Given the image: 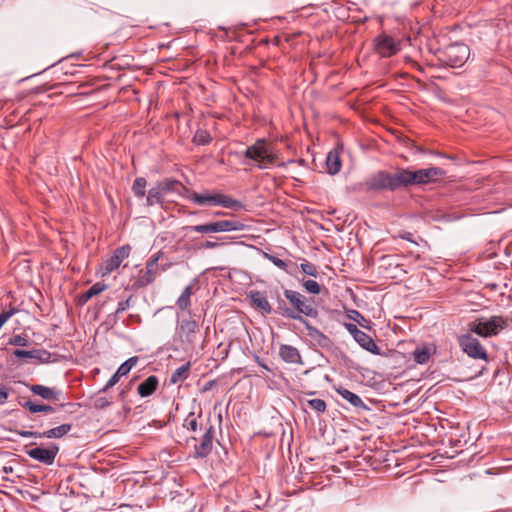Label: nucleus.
<instances>
[{
  "mask_svg": "<svg viewBox=\"0 0 512 512\" xmlns=\"http://www.w3.org/2000/svg\"><path fill=\"white\" fill-rule=\"evenodd\" d=\"M445 174L446 171L439 167L417 170L397 167L393 171L378 170L367 177L366 180L360 184V188L365 192H395L406 190L408 187L414 185L433 183Z\"/></svg>",
  "mask_w": 512,
  "mask_h": 512,
  "instance_id": "f257e3e1",
  "label": "nucleus"
},
{
  "mask_svg": "<svg viewBox=\"0 0 512 512\" xmlns=\"http://www.w3.org/2000/svg\"><path fill=\"white\" fill-rule=\"evenodd\" d=\"M284 296L289 301L292 307L285 309V317L288 319L296 320L303 325L309 322L304 316L316 318L318 310L314 307V301L306 298L298 291L285 289Z\"/></svg>",
  "mask_w": 512,
  "mask_h": 512,
  "instance_id": "f03ea898",
  "label": "nucleus"
},
{
  "mask_svg": "<svg viewBox=\"0 0 512 512\" xmlns=\"http://www.w3.org/2000/svg\"><path fill=\"white\" fill-rule=\"evenodd\" d=\"M508 318L494 315L489 319H476L468 323V332L488 338L497 335L501 330L507 327Z\"/></svg>",
  "mask_w": 512,
  "mask_h": 512,
  "instance_id": "7ed1b4c3",
  "label": "nucleus"
},
{
  "mask_svg": "<svg viewBox=\"0 0 512 512\" xmlns=\"http://www.w3.org/2000/svg\"><path fill=\"white\" fill-rule=\"evenodd\" d=\"M245 228L246 225L238 220H218L184 227L187 232H197L201 234L243 231Z\"/></svg>",
  "mask_w": 512,
  "mask_h": 512,
  "instance_id": "20e7f679",
  "label": "nucleus"
},
{
  "mask_svg": "<svg viewBox=\"0 0 512 512\" xmlns=\"http://www.w3.org/2000/svg\"><path fill=\"white\" fill-rule=\"evenodd\" d=\"M189 199L197 205H212V206H222L227 209L240 210L244 207L243 203L239 200L233 199L225 194L216 193L213 195L210 194H200L197 192H192L189 196Z\"/></svg>",
  "mask_w": 512,
  "mask_h": 512,
  "instance_id": "39448f33",
  "label": "nucleus"
},
{
  "mask_svg": "<svg viewBox=\"0 0 512 512\" xmlns=\"http://www.w3.org/2000/svg\"><path fill=\"white\" fill-rule=\"evenodd\" d=\"M469 47L460 42L448 45L439 56V61L444 66L452 68L461 67L469 58Z\"/></svg>",
  "mask_w": 512,
  "mask_h": 512,
  "instance_id": "423d86ee",
  "label": "nucleus"
},
{
  "mask_svg": "<svg viewBox=\"0 0 512 512\" xmlns=\"http://www.w3.org/2000/svg\"><path fill=\"white\" fill-rule=\"evenodd\" d=\"M458 344L463 353L475 360L488 362V353L480 341L470 332L458 336Z\"/></svg>",
  "mask_w": 512,
  "mask_h": 512,
  "instance_id": "0eeeda50",
  "label": "nucleus"
},
{
  "mask_svg": "<svg viewBox=\"0 0 512 512\" xmlns=\"http://www.w3.org/2000/svg\"><path fill=\"white\" fill-rule=\"evenodd\" d=\"M161 256V252L153 254L146 263L145 269H141L138 272V275L134 278L132 287L135 289H140L148 286L153 283L160 272L159 268V258Z\"/></svg>",
  "mask_w": 512,
  "mask_h": 512,
  "instance_id": "6e6552de",
  "label": "nucleus"
},
{
  "mask_svg": "<svg viewBox=\"0 0 512 512\" xmlns=\"http://www.w3.org/2000/svg\"><path fill=\"white\" fill-rule=\"evenodd\" d=\"M374 51L383 58L395 55L400 50V44L387 34H380L373 40Z\"/></svg>",
  "mask_w": 512,
  "mask_h": 512,
  "instance_id": "1a4fd4ad",
  "label": "nucleus"
},
{
  "mask_svg": "<svg viewBox=\"0 0 512 512\" xmlns=\"http://www.w3.org/2000/svg\"><path fill=\"white\" fill-rule=\"evenodd\" d=\"M58 452L59 446L54 443H50L47 447L37 446L25 451V453L33 460L48 466L54 463Z\"/></svg>",
  "mask_w": 512,
  "mask_h": 512,
  "instance_id": "9d476101",
  "label": "nucleus"
},
{
  "mask_svg": "<svg viewBox=\"0 0 512 512\" xmlns=\"http://www.w3.org/2000/svg\"><path fill=\"white\" fill-rule=\"evenodd\" d=\"M198 330L199 325L195 320L182 319L177 326L176 333L183 344L193 347Z\"/></svg>",
  "mask_w": 512,
  "mask_h": 512,
  "instance_id": "9b49d317",
  "label": "nucleus"
},
{
  "mask_svg": "<svg viewBox=\"0 0 512 512\" xmlns=\"http://www.w3.org/2000/svg\"><path fill=\"white\" fill-rule=\"evenodd\" d=\"M214 426L212 423L205 424L204 433L199 439V443L194 445V457L205 458L213 448Z\"/></svg>",
  "mask_w": 512,
  "mask_h": 512,
  "instance_id": "f8f14e48",
  "label": "nucleus"
},
{
  "mask_svg": "<svg viewBox=\"0 0 512 512\" xmlns=\"http://www.w3.org/2000/svg\"><path fill=\"white\" fill-rule=\"evenodd\" d=\"M131 252L130 245H123L115 249L113 254L104 261L102 265L103 275L110 274L114 270H116L120 264L128 258Z\"/></svg>",
  "mask_w": 512,
  "mask_h": 512,
  "instance_id": "ddd939ff",
  "label": "nucleus"
},
{
  "mask_svg": "<svg viewBox=\"0 0 512 512\" xmlns=\"http://www.w3.org/2000/svg\"><path fill=\"white\" fill-rule=\"evenodd\" d=\"M12 355L17 359H34L40 364H46L53 361L51 358L54 354L50 353L46 349H32V350H23V349H15L12 352Z\"/></svg>",
  "mask_w": 512,
  "mask_h": 512,
  "instance_id": "4468645a",
  "label": "nucleus"
},
{
  "mask_svg": "<svg viewBox=\"0 0 512 512\" xmlns=\"http://www.w3.org/2000/svg\"><path fill=\"white\" fill-rule=\"evenodd\" d=\"M308 337L320 348L328 349L332 346V341L328 336L322 333L319 329L312 326L310 322L304 324Z\"/></svg>",
  "mask_w": 512,
  "mask_h": 512,
  "instance_id": "2eb2a0df",
  "label": "nucleus"
},
{
  "mask_svg": "<svg viewBox=\"0 0 512 512\" xmlns=\"http://www.w3.org/2000/svg\"><path fill=\"white\" fill-rule=\"evenodd\" d=\"M27 387L34 395H37L47 401H58L61 395V392L56 388L40 384L27 385Z\"/></svg>",
  "mask_w": 512,
  "mask_h": 512,
  "instance_id": "dca6fc26",
  "label": "nucleus"
},
{
  "mask_svg": "<svg viewBox=\"0 0 512 512\" xmlns=\"http://www.w3.org/2000/svg\"><path fill=\"white\" fill-rule=\"evenodd\" d=\"M267 147L268 144L265 139H258L253 145L246 148V150L243 152V155L248 159L261 163L262 157L264 153H266Z\"/></svg>",
  "mask_w": 512,
  "mask_h": 512,
  "instance_id": "f3484780",
  "label": "nucleus"
},
{
  "mask_svg": "<svg viewBox=\"0 0 512 512\" xmlns=\"http://www.w3.org/2000/svg\"><path fill=\"white\" fill-rule=\"evenodd\" d=\"M248 297L251 300L253 307L261 310L265 314H271L273 312L272 306L270 305L264 292L250 291Z\"/></svg>",
  "mask_w": 512,
  "mask_h": 512,
  "instance_id": "a211bd4d",
  "label": "nucleus"
},
{
  "mask_svg": "<svg viewBox=\"0 0 512 512\" xmlns=\"http://www.w3.org/2000/svg\"><path fill=\"white\" fill-rule=\"evenodd\" d=\"M20 405L27 409L30 413L36 414V413H53L56 411L57 408H63L67 406L68 404H59L57 407H53L48 404H39L37 402L27 400L23 403L20 402Z\"/></svg>",
  "mask_w": 512,
  "mask_h": 512,
  "instance_id": "6ab92c4d",
  "label": "nucleus"
},
{
  "mask_svg": "<svg viewBox=\"0 0 512 512\" xmlns=\"http://www.w3.org/2000/svg\"><path fill=\"white\" fill-rule=\"evenodd\" d=\"M336 392L346 401H348L354 408L358 410H370V408L363 402V400L354 392L340 387Z\"/></svg>",
  "mask_w": 512,
  "mask_h": 512,
  "instance_id": "aec40b11",
  "label": "nucleus"
},
{
  "mask_svg": "<svg viewBox=\"0 0 512 512\" xmlns=\"http://www.w3.org/2000/svg\"><path fill=\"white\" fill-rule=\"evenodd\" d=\"M354 340L366 351L374 355H381L379 347L376 345L374 340L365 332L360 331L358 334L356 333Z\"/></svg>",
  "mask_w": 512,
  "mask_h": 512,
  "instance_id": "412c9836",
  "label": "nucleus"
},
{
  "mask_svg": "<svg viewBox=\"0 0 512 512\" xmlns=\"http://www.w3.org/2000/svg\"><path fill=\"white\" fill-rule=\"evenodd\" d=\"M281 359L287 363H301V355L297 348L291 345H281L279 349Z\"/></svg>",
  "mask_w": 512,
  "mask_h": 512,
  "instance_id": "4be33fe9",
  "label": "nucleus"
},
{
  "mask_svg": "<svg viewBox=\"0 0 512 512\" xmlns=\"http://www.w3.org/2000/svg\"><path fill=\"white\" fill-rule=\"evenodd\" d=\"M158 384L157 376L151 375L138 386L137 392L141 397H148L156 391Z\"/></svg>",
  "mask_w": 512,
  "mask_h": 512,
  "instance_id": "5701e85b",
  "label": "nucleus"
},
{
  "mask_svg": "<svg viewBox=\"0 0 512 512\" xmlns=\"http://www.w3.org/2000/svg\"><path fill=\"white\" fill-rule=\"evenodd\" d=\"M202 412L196 414L195 412H190L183 421V428L187 431L196 433L198 430L204 429L205 425L198 422V419L201 418Z\"/></svg>",
  "mask_w": 512,
  "mask_h": 512,
  "instance_id": "b1692460",
  "label": "nucleus"
},
{
  "mask_svg": "<svg viewBox=\"0 0 512 512\" xmlns=\"http://www.w3.org/2000/svg\"><path fill=\"white\" fill-rule=\"evenodd\" d=\"M72 429V424L64 423L57 427L51 428L47 431L42 432V438L48 439H59L64 437Z\"/></svg>",
  "mask_w": 512,
  "mask_h": 512,
  "instance_id": "393cba45",
  "label": "nucleus"
},
{
  "mask_svg": "<svg viewBox=\"0 0 512 512\" xmlns=\"http://www.w3.org/2000/svg\"><path fill=\"white\" fill-rule=\"evenodd\" d=\"M191 363L188 361L177 368L170 377L171 384H177L185 381L190 375Z\"/></svg>",
  "mask_w": 512,
  "mask_h": 512,
  "instance_id": "a878e982",
  "label": "nucleus"
},
{
  "mask_svg": "<svg viewBox=\"0 0 512 512\" xmlns=\"http://www.w3.org/2000/svg\"><path fill=\"white\" fill-rule=\"evenodd\" d=\"M341 160L335 151H330L326 158L327 172L331 175L337 174L341 169Z\"/></svg>",
  "mask_w": 512,
  "mask_h": 512,
  "instance_id": "bb28decb",
  "label": "nucleus"
},
{
  "mask_svg": "<svg viewBox=\"0 0 512 512\" xmlns=\"http://www.w3.org/2000/svg\"><path fill=\"white\" fill-rule=\"evenodd\" d=\"M107 286L103 283L97 282L93 284L85 293H83L79 298V304L83 305L88 300H90L93 296L98 295L102 291H104Z\"/></svg>",
  "mask_w": 512,
  "mask_h": 512,
  "instance_id": "cd10ccee",
  "label": "nucleus"
},
{
  "mask_svg": "<svg viewBox=\"0 0 512 512\" xmlns=\"http://www.w3.org/2000/svg\"><path fill=\"white\" fill-rule=\"evenodd\" d=\"M163 192L160 191V188L157 186V184L150 188L146 197V204L147 206H154L156 204H162L163 203Z\"/></svg>",
  "mask_w": 512,
  "mask_h": 512,
  "instance_id": "c85d7f7f",
  "label": "nucleus"
},
{
  "mask_svg": "<svg viewBox=\"0 0 512 512\" xmlns=\"http://www.w3.org/2000/svg\"><path fill=\"white\" fill-rule=\"evenodd\" d=\"M192 293L193 292H192L191 285H188L183 289L181 295L179 296V298L176 301V305L180 310H182V311L188 310V308L191 304L190 298H191Z\"/></svg>",
  "mask_w": 512,
  "mask_h": 512,
  "instance_id": "c756f323",
  "label": "nucleus"
},
{
  "mask_svg": "<svg viewBox=\"0 0 512 512\" xmlns=\"http://www.w3.org/2000/svg\"><path fill=\"white\" fill-rule=\"evenodd\" d=\"M413 359L414 361L417 363V364H426L432 353H431V349L427 346H424V347H418L416 348L413 353Z\"/></svg>",
  "mask_w": 512,
  "mask_h": 512,
  "instance_id": "7c9ffc66",
  "label": "nucleus"
},
{
  "mask_svg": "<svg viewBox=\"0 0 512 512\" xmlns=\"http://www.w3.org/2000/svg\"><path fill=\"white\" fill-rule=\"evenodd\" d=\"M147 181L144 177H137L132 185V192L138 199H142L146 194Z\"/></svg>",
  "mask_w": 512,
  "mask_h": 512,
  "instance_id": "2f4dec72",
  "label": "nucleus"
},
{
  "mask_svg": "<svg viewBox=\"0 0 512 512\" xmlns=\"http://www.w3.org/2000/svg\"><path fill=\"white\" fill-rule=\"evenodd\" d=\"M181 183L178 180L166 178L162 181L157 182V186L160 188V191L163 194H167L168 192L175 191L177 186H180Z\"/></svg>",
  "mask_w": 512,
  "mask_h": 512,
  "instance_id": "473e14b6",
  "label": "nucleus"
},
{
  "mask_svg": "<svg viewBox=\"0 0 512 512\" xmlns=\"http://www.w3.org/2000/svg\"><path fill=\"white\" fill-rule=\"evenodd\" d=\"M139 358L137 356L130 357L123 362L116 370L122 377L127 375L131 369L138 363Z\"/></svg>",
  "mask_w": 512,
  "mask_h": 512,
  "instance_id": "72a5a7b5",
  "label": "nucleus"
},
{
  "mask_svg": "<svg viewBox=\"0 0 512 512\" xmlns=\"http://www.w3.org/2000/svg\"><path fill=\"white\" fill-rule=\"evenodd\" d=\"M212 141L210 134L206 130L199 129L196 131L193 142L197 145H207Z\"/></svg>",
  "mask_w": 512,
  "mask_h": 512,
  "instance_id": "f704fd0d",
  "label": "nucleus"
},
{
  "mask_svg": "<svg viewBox=\"0 0 512 512\" xmlns=\"http://www.w3.org/2000/svg\"><path fill=\"white\" fill-rule=\"evenodd\" d=\"M347 316L349 319L357 322L359 326L369 328V321L359 311L353 309L349 310Z\"/></svg>",
  "mask_w": 512,
  "mask_h": 512,
  "instance_id": "c9c22d12",
  "label": "nucleus"
},
{
  "mask_svg": "<svg viewBox=\"0 0 512 512\" xmlns=\"http://www.w3.org/2000/svg\"><path fill=\"white\" fill-rule=\"evenodd\" d=\"M30 343L31 342H30L29 337L25 334L14 335L8 341L9 345L19 346V347H27L30 345Z\"/></svg>",
  "mask_w": 512,
  "mask_h": 512,
  "instance_id": "e433bc0d",
  "label": "nucleus"
},
{
  "mask_svg": "<svg viewBox=\"0 0 512 512\" xmlns=\"http://www.w3.org/2000/svg\"><path fill=\"white\" fill-rule=\"evenodd\" d=\"M302 286L305 290L313 295H317L321 292V286L314 280H302Z\"/></svg>",
  "mask_w": 512,
  "mask_h": 512,
  "instance_id": "4c0bfd02",
  "label": "nucleus"
},
{
  "mask_svg": "<svg viewBox=\"0 0 512 512\" xmlns=\"http://www.w3.org/2000/svg\"><path fill=\"white\" fill-rule=\"evenodd\" d=\"M307 405L318 413H322L326 410V402L322 399H310L307 401Z\"/></svg>",
  "mask_w": 512,
  "mask_h": 512,
  "instance_id": "58836bf2",
  "label": "nucleus"
},
{
  "mask_svg": "<svg viewBox=\"0 0 512 512\" xmlns=\"http://www.w3.org/2000/svg\"><path fill=\"white\" fill-rule=\"evenodd\" d=\"M276 161V156L272 154L269 150V147L266 149V153H264L261 163L257 164L259 169H265L267 164H274Z\"/></svg>",
  "mask_w": 512,
  "mask_h": 512,
  "instance_id": "ea45409f",
  "label": "nucleus"
},
{
  "mask_svg": "<svg viewBox=\"0 0 512 512\" xmlns=\"http://www.w3.org/2000/svg\"><path fill=\"white\" fill-rule=\"evenodd\" d=\"M300 268L302 270L303 273H305L306 275H309V276H312V277H318V270H317V267L308 262V261H304L303 263L300 264Z\"/></svg>",
  "mask_w": 512,
  "mask_h": 512,
  "instance_id": "a19ab883",
  "label": "nucleus"
},
{
  "mask_svg": "<svg viewBox=\"0 0 512 512\" xmlns=\"http://www.w3.org/2000/svg\"><path fill=\"white\" fill-rule=\"evenodd\" d=\"M263 257L265 259L269 260L270 262H272L279 269L286 270V268H287L286 262L284 260L278 258L277 256L269 254L267 252H263Z\"/></svg>",
  "mask_w": 512,
  "mask_h": 512,
  "instance_id": "79ce46f5",
  "label": "nucleus"
},
{
  "mask_svg": "<svg viewBox=\"0 0 512 512\" xmlns=\"http://www.w3.org/2000/svg\"><path fill=\"white\" fill-rule=\"evenodd\" d=\"M122 376L118 374V372L116 371L112 376L111 378L107 381V383L105 384V386L99 391V393H105L107 392L110 388H112L113 386H115L120 378Z\"/></svg>",
  "mask_w": 512,
  "mask_h": 512,
  "instance_id": "37998d69",
  "label": "nucleus"
},
{
  "mask_svg": "<svg viewBox=\"0 0 512 512\" xmlns=\"http://www.w3.org/2000/svg\"><path fill=\"white\" fill-rule=\"evenodd\" d=\"M132 296L127 298L126 300L120 301L118 303L117 309L115 311L114 317L117 319L118 315L124 311H126L131 306Z\"/></svg>",
  "mask_w": 512,
  "mask_h": 512,
  "instance_id": "c03bdc74",
  "label": "nucleus"
},
{
  "mask_svg": "<svg viewBox=\"0 0 512 512\" xmlns=\"http://www.w3.org/2000/svg\"><path fill=\"white\" fill-rule=\"evenodd\" d=\"M17 435L23 438H42V432L30 430H16Z\"/></svg>",
  "mask_w": 512,
  "mask_h": 512,
  "instance_id": "a18cd8bd",
  "label": "nucleus"
},
{
  "mask_svg": "<svg viewBox=\"0 0 512 512\" xmlns=\"http://www.w3.org/2000/svg\"><path fill=\"white\" fill-rule=\"evenodd\" d=\"M111 405V401H109L106 397L104 396H100V397H97L95 400H94V403H93V406L96 408V409H104L108 406Z\"/></svg>",
  "mask_w": 512,
  "mask_h": 512,
  "instance_id": "49530a36",
  "label": "nucleus"
},
{
  "mask_svg": "<svg viewBox=\"0 0 512 512\" xmlns=\"http://www.w3.org/2000/svg\"><path fill=\"white\" fill-rule=\"evenodd\" d=\"M277 312L285 317V309H290V307L287 306L286 302L280 297V294L277 293Z\"/></svg>",
  "mask_w": 512,
  "mask_h": 512,
  "instance_id": "de8ad7c7",
  "label": "nucleus"
},
{
  "mask_svg": "<svg viewBox=\"0 0 512 512\" xmlns=\"http://www.w3.org/2000/svg\"><path fill=\"white\" fill-rule=\"evenodd\" d=\"M222 245H223V243L207 240V241L203 242L200 245L199 248H201V249H214V248L222 246Z\"/></svg>",
  "mask_w": 512,
  "mask_h": 512,
  "instance_id": "09e8293b",
  "label": "nucleus"
},
{
  "mask_svg": "<svg viewBox=\"0 0 512 512\" xmlns=\"http://www.w3.org/2000/svg\"><path fill=\"white\" fill-rule=\"evenodd\" d=\"M344 327L347 329V331L355 337L356 333L358 334L361 330L358 329V327L353 323H344Z\"/></svg>",
  "mask_w": 512,
  "mask_h": 512,
  "instance_id": "8fccbe9b",
  "label": "nucleus"
},
{
  "mask_svg": "<svg viewBox=\"0 0 512 512\" xmlns=\"http://www.w3.org/2000/svg\"><path fill=\"white\" fill-rule=\"evenodd\" d=\"M9 395V389L6 387H0V404L3 405L6 403Z\"/></svg>",
  "mask_w": 512,
  "mask_h": 512,
  "instance_id": "3c124183",
  "label": "nucleus"
},
{
  "mask_svg": "<svg viewBox=\"0 0 512 512\" xmlns=\"http://www.w3.org/2000/svg\"><path fill=\"white\" fill-rule=\"evenodd\" d=\"M400 237L404 240H407V241H410L414 244H417L413 239H412V234L410 232H404L400 235Z\"/></svg>",
  "mask_w": 512,
  "mask_h": 512,
  "instance_id": "603ef678",
  "label": "nucleus"
},
{
  "mask_svg": "<svg viewBox=\"0 0 512 512\" xmlns=\"http://www.w3.org/2000/svg\"><path fill=\"white\" fill-rule=\"evenodd\" d=\"M3 472L6 474L11 473V472H13V468L11 466H4Z\"/></svg>",
  "mask_w": 512,
  "mask_h": 512,
  "instance_id": "864d4df0",
  "label": "nucleus"
},
{
  "mask_svg": "<svg viewBox=\"0 0 512 512\" xmlns=\"http://www.w3.org/2000/svg\"><path fill=\"white\" fill-rule=\"evenodd\" d=\"M485 371V366H482L481 369L475 374V377L482 376Z\"/></svg>",
  "mask_w": 512,
  "mask_h": 512,
  "instance_id": "5fc2aeb1",
  "label": "nucleus"
},
{
  "mask_svg": "<svg viewBox=\"0 0 512 512\" xmlns=\"http://www.w3.org/2000/svg\"><path fill=\"white\" fill-rule=\"evenodd\" d=\"M227 215V212L224 211H216L214 212V216H225Z\"/></svg>",
  "mask_w": 512,
  "mask_h": 512,
  "instance_id": "6e6d98bb",
  "label": "nucleus"
},
{
  "mask_svg": "<svg viewBox=\"0 0 512 512\" xmlns=\"http://www.w3.org/2000/svg\"><path fill=\"white\" fill-rule=\"evenodd\" d=\"M125 394H126V391L125 390H122L120 393H119V396L121 398H124L125 397Z\"/></svg>",
  "mask_w": 512,
  "mask_h": 512,
  "instance_id": "4d7b16f0",
  "label": "nucleus"
},
{
  "mask_svg": "<svg viewBox=\"0 0 512 512\" xmlns=\"http://www.w3.org/2000/svg\"><path fill=\"white\" fill-rule=\"evenodd\" d=\"M189 440L197 441V438H196V437H194V436H192V437H191V438H189L187 441H189Z\"/></svg>",
  "mask_w": 512,
  "mask_h": 512,
  "instance_id": "13d9d810",
  "label": "nucleus"
}]
</instances>
